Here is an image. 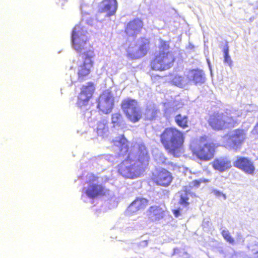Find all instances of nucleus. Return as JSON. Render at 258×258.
<instances>
[{"label": "nucleus", "instance_id": "4be33fe9", "mask_svg": "<svg viewBox=\"0 0 258 258\" xmlns=\"http://www.w3.org/2000/svg\"><path fill=\"white\" fill-rule=\"evenodd\" d=\"M188 82H192L195 84H202L205 81V77L202 71L191 70L188 75Z\"/></svg>", "mask_w": 258, "mask_h": 258}, {"label": "nucleus", "instance_id": "6e6552de", "mask_svg": "<svg viewBox=\"0 0 258 258\" xmlns=\"http://www.w3.org/2000/svg\"><path fill=\"white\" fill-rule=\"evenodd\" d=\"M95 53L92 49H88L82 54V63L80 65L77 75L78 79L82 81L89 75L93 67Z\"/></svg>", "mask_w": 258, "mask_h": 258}, {"label": "nucleus", "instance_id": "412c9836", "mask_svg": "<svg viewBox=\"0 0 258 258\" xmlns=\"http://www.w3.org/2000/svg\"><path fill=\"white\" fill-rule=\"evenodd\" d=\"M174 121L180 128L184 130L189 127L190 121L187 115H183L180 113L174 116Z\"/></svg>", "mask_w": 258, "mask_h": 258}, {"label": "nucleus", "instance_id": "bb28decb", "mask_svg": "<svg viewBox=\"0 0 258 258\" xmlns=\"http://www.w3.org/2000/svg\"><path fill=\"white\" fill-rule=\"evenodd\" d=\"M221 235L224 239L229 243L234 244L235 243V240L231 236L230 232L228 230H223L221 231Z\"/></svg>", "mask_w": 258, "mask_h": 258}, {"label": "nucleus", "instance_id": "2eb2a0df", "mask_svg": "<svg viewBox=\"0 0 258 258\" xmlns=\"http://www.w3.org/2000/svg\"><path fill=\"white\" fill-rule=\"evenodd\" d=\"M166 209L164 204L151 206L147 211L148 219L150 222L159 221L164 217Z\"/></svg>", "mask_w": 258, "mask_h": 258}, {"label": "nucleus", "instance_id": "7ed1b4c3", "mask_svg": "<svg viewBox=\"0 0 258 258\" xmlns=\"http://www.w3.org/2000/svg\"><path fill=\"white\" fill-rule=\"evenodd\" d=\"M159 49V52L155 53L150 62V68L155 71L167 70L173 66L175 57L172 52L169 50V45L166 41L160 40Z\"/></svg>", "mask_w": 258, "mask_h": 258}, {"label": "nucleus", "instance_id": "f257e3e1", "mask_svg": "<svg viewBox=\"0 0 258 258\" xmlns=\"http://www.w3.org/2000/svg\"><path fill=\"white\" fill-rule=\"evenodd\" d=\"M114 146L118 148V156L127 158L122 161L118 165L117 171L119 174L126 178L134 179L140 177L149 165V155L144 146L142 154H140L137 160L133 161L129 159V142L123 135L112 141Z\"/></svg>", "mask_w": 258, "mask_h": 258}, {"label": "nucleus", "instance_id": "f704fd0d", "mask_svg": "<svg viewBox=\"0 0 258 258\" xmlns=\"http://www.w3.org/2000/svg\"><path fill=\"white\" fill-rule=\"evenodd\" d=\"M157 77H159V78H161V77L159 76H154L152 79H153V78L155 79Z\"/></svg>", "mask_w": 258, "mask_h": 258}, {"label": "nucleus", "instance_id": "2f4dec72", "mask_svg": "<svg viewBox=\"0 0 258 258\" xmlns=\"http://www.w3.org/2000/svg\"><path fill=\"white\" fill-rule=\"evenodd\" d=\"M253 254L258 255V244H254L251 249Z\"/></svg>", "mask_w": 258, "mask_h": 258}, {"label": "nucleus", "instance_id": "9d476101", "mask_svg": "<svg viewBox=\"0 0 258 258\" xmlns=\"http://www.w3.org/2000/svg\"><path fill=\"white\" fill-rule=\"evenodd\" d=\"M97 108L104 114H109L114 107V97L110 91H103L97 99Z\"/></svg>", "mask_w": 258, "mask_h": 258}, {"label": "nucleus", "instance_id": "6ab92c4d", "mask_svg": "<svg viewBox=\"0 0 258 258\" xmlns=\"http://www.w3.org/2000/svg\"><path fill=\"white\" fill-rule=\"evenodd\" d=\"M149 201L144 198H137L127 207V210L131 214L143 210L148 206Z\"/></svg>", "mask_w": 258, "mask_h": 258}, {"label": "nucleus", "instance_id": "39448f33", "mask_svg": "<svg viewBox=\"0 0 258 258\" xmlns=\"http://www.w3.org/2000/svg\"><path fill=\"white\" fill-rule=\"evenodd\" d=\"M208 123L214 131H224L234 127L237 124V121L231 116H227L223 112L215 111L209 116Z\"/></svg>", "mask_w": 258, "mask_h": 258}, {"label": "nucleus", "instance_id": "f8f14e48", "mask_svg": "<svg viewBox=\"0 0 258 258\" xmlns=\"http://www.w3.org/2000/svg\"><path fill=\"white\" fill-rule=\"evenodd\" d=\"M151 180L157 185L167 187L171 183L173 176L171 173L165 168H157L152 172Z\"/></svg>", "mask_w": 258, "mask_h": 258}, {"label": "nucleus", "instance_id": "5701e85b", "mask_svg": "<svg viewBox=\"0 0 258 258\" xmlns=\"http://www.w3.org/2000/svg\"><path fill=\"white\" fill-rule=\"evenodd\" d=\"M124 119L122 114L119 112L111 114V122L114 127L120 126L124 124Z\"/></svg>", "mask_w": 258, "mask_h": 258}, {"label": "nucleus", "instance_id": "473e14b6", "mask_svg": "<svg viewBox=\"0 0 258 258\" xmlns=\"http://www.w3.org/2000/svg\"><path fill=\"white\" fill-rule=\"evenodd\" d=\"M253 131L254 132L255 134L258 135V122L256 123V124L254 126Z\"/></svg>", "mask_w": 258, "mask_h": 258}, {"label": "nucleus", "instance_id": "c85d7f7f", "mask_svg": "<svg viewBox=\"0 0 258 258\" xmlns=\"http://www.w3.org/2000/svg\"><path fill=\"white\" fill-rule=\"evenodd\" d=\"M210 181V180L207 178H201L192 180L190 182V187H199L202 183H207Z\"/></svg>", "mask_w": 258, "mask_h": 258}, {"label": "nucleus", "instance_id": "72a5a7b5", "mask_svg": "<svg viewBox=\"0 0 258 258\" xmlns=\"http://www.w3.org/2000/svg\"><path fill=\"white\" fill-rule=\"evenodd\" d=\"M68 0H58V3H61V5L62 6L64 3L67 2Z\"/></svg>", "mask_w": 258, "mask_h": 258}, {"label": "nucleus", "instance_id": "a211bd4d", "mask_svg": "<svg viewBox=\"0 0 258 258\" xmlns=\"http://www.w3.org/2000/svg\"><path fill=\"white\" fill-rule=\"evenodd\" d=\"M117 9L116 0H103L99 6L98 12L100 13H106L107 17L114 15Z\"/></svg>", "mask_w": 258, "mask_h": 258}, {"label": "nucleus", "instance_id": "1a4fd4ad", "mask_svg": "<svg viewBox=\"0 0 258 258\" xmlns=\"http://www.w3.org/2000/svg\"><path fill=\"white\" fill-rule=\"evenodd\" d=\"M151 42L149 38L141 37L139 43L135 46H129L126 50V55L132 59H140L147 54L150 50Z\"/></svg>", "mask_w": 258, "mask_h": 258}, {"label": "nucleus", "instance_id": "f3484780", "mask_svg": "<svg viewBox=\"0 0 258 258\" xmlns=\"http://www.w3.org/2000/svg\"><path fill=\"white\" fill-rule=\"evenodd\" d=\"M144 27L142 20L136 18L129 21L124 28V32L128 37H136Z\"/></svg>", "mask_w": 258, "mask_h": 258}, {"label": "nucleus", "instance_id": "aec40b11", "mask_svg": "<svg viewBox=\"0 0 258 258\" xmlns=\"http://www.w3.org/2000/svg\"><path fill=\"white\" fill-rule=\"evenodd\" d=\"M213 168L221 172L229 169L231 167L230 160L226 156L216 158L212 162Z\"/></svg>", "mask_w": 258, "mask_h": 258}, {"label": "nucleus", "instance_id": "9b49d317", "mask_svg": "<svg viewBox=\"0 0 258 258\" xmlns=\"http://www.w3.org/2000/svg\"><path fill=\"white\" fill-rule=\"evenodd\" d=\"M98 179V177L92 175L88 181L89 185L85 190V194L90 199L103 197L109 192V190L101 184L93 183L95 181H97Z\"/></svg>", "mask_w": 258, "mask_h": 258}, {"label": "nucleus", "instance_id": "20e7f679", "mask_svg": "<svg viewBox=\"0 0 258 258\" xmlns=\"http://www.w3.org/2000/svg\"><path fill=\"white\" fill-rule=\"evenodd\" d=\"M217 147L216 144L209 141L206 137H201L192 143L190 149L192 155L198 159L208 161L214 158Z\"/></svg>", "mask_w": 258, "mask_h": 258}, {"label": "nucleus", "instance_id": "7c9ffc66", "mask_svg": "<svg viewBox=\"0 0 258 258\" xmlns=\"http://www.w3.org/2000/svg\"><path fill=\"white\" fill-rule=\"evenodd\" d=\"M172 212L175 217H178L179 215H180V208H178L177 209H174L172 210Z\"/></svg>", "mask_w": 258, "mask_h": 258}, {"label": "nucleus", "instance_id": "393cba45", "mask_svg": "<svg viewBox=\"0 0 258 258\" xmlns=\"http://www.w3.org/2000/svg\"><path fill=\"white\" fill-rule=\"evenodd\" d=\"M183 190L184 192V195H181L180 196L179 203L181 205L187 207L189 205V203L188 201L189 198L187 196L189 194V191L187 186H183Z\"/></svg>", "mask_w": 258, "mask_h": 258}, {"label": "nucleus", "instance_id": "f03ea898", "mask_svg": "<svg viewBox=\"0 0 258 258\" xmlns=\"http://www.w3.org/2000/svg\"><path fill=\"white\" fill-rule=\"evenodd\" d=\"M184 133L174 126L166 127L160 135V142L167 153L178 157L183 151Z\"/></svg>", "mask_w": 258, "mask_h": 258}, {"label": "nucleus", "instance_id": "4468645a", "mask_svg": "<svg viewBox=\"0 0 258 258\" xmlns=\"http://www.w3.org/2000/svg\"><path fill=\"white\" fill-rule=\"evenodd\" d=\"M229 147L235 151L239 150L246 139V132L242 128H237L229 137Z\"/></svg>", "mask_w": 258, "mask_h": 258}, {"label": "nucleus", "instance_id": "0eeeda50", "mask_svg": "<svg viewBox=\"0 0 258 258\" xmlns=\"http://www.w3.org/2000/svg\"><path fill=\"white\" fill-rule=\"evenodd\" d=\"M71 40L73 48L78 52L87 49L88 46H91L86 31L80 25H76L73 28Z\"/></svg>", "mask_w": 258, "mask_h": 258}, {"label": "nucleus", "instance_id": "dca6fc26", "mask_svg": "<svg viewBox=\"0 0 258 258\" xmlns=\"http://www.w3.org/2000/svg\"><path fill=\"white\" fill-rule=\"evenodd\" d=\"M235 167L248 174H253L255 167L253 162L247 157H237L233 163Z\"/></svg>", "mask_w": 258, "mask_h": 258}, {"label": "nucleus", "instance_id": "ddd939ff", "mask_svg": "<svg viewBox=\"0 0 258 258\" xmlns=\"http://www.w3.org/2000/svg\"><path fill=\"white\" fill-rule=\"evenodd\" d=\"M95 90V85L92 82H88L81 88V91L78 97L77 104L82 107L88 104L89 100L92 98Z\"/></svg>", "mask_w": 258, "mask_h": 258}, {"label": "nucleus", "instance_id": "b1692460", "mask_svg": "<svg viewBox=\"0 0 258 258\" xmlns=\"http://www.w3.org/2000/svg\"><path fill=\"white\" fill-rule=\"evenodd\" d=\"M159 112V110L155 107H147L146 108L145 114L149 120L154 119Z\"/></svg>", "mask_w": 258, "mask_h": 258}, {"label": "nucleus", "instance_id": "423d86ee", "mask_svg": "<svg viewBox=\"0 0 258 258\" xmlns=\"http://www.w3.org/2000/svg\"><path fill=\"white\" fill-rule=\"evenodd\" d=\"M120 107L123 113L131 122L135 123L142 118V110L136 99L125 98L122 100Z\"/></svg>", "mask_w": 258, "mask_h": 258}, {"label": "nucleus", "instance_id": "a878e982", "mask_svg": "<svg viewBox=\"0 0 258 258\" xmlns=\"http://www.w3.org/2000/svg\"><path fill=\"white\" fill-rule=\"evenodd\" d=\"M228 42H226L223 51L224 53V62L227 63L230 67L232 66V61L229 55V46Z\"/></svg>", "mask_w": 258, "mask_h": 258}, {"label": "nucleus", "instance_id": "cd10ccee", "mask_svg": "<svg viewBox=\"0 0 258 258\" xmlns=\"http://www.w3.org/2000/svg\"><path fill=\"white\" fill-rule=\"evenodd\" d=\"M171 82L174 85L180 87H182L185 85L183 77L179 75L174 76L172 78Z\"/></svg>", "mask_w": 258, "mask_h": 258}, {"label": "nucleus", "instance_id": "c756f323", "mask_svg": "<svg viewBox=\"0 0 258 258\" xmlns=\"http://www.w3.org/2000/svg\"><path fill=\"white\" fill-rule=\"evenodd\" d=\"M213 192L217 197H222L224 199H226V195L224 194H223L222 192H221L219 190H218L216 189H214L213 190Z\"/></svg>", "mask_w": 258, "mask_h": 258}]
</instances>
